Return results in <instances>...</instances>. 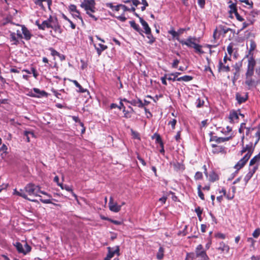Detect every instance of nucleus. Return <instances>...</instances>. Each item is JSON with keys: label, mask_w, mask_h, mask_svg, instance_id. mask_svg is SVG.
<instances>
[{"label": "nucleus", "mask_w": 260, "mask_h": 260, "mask_svg": "<svg viewBox=\"0 0 260 260\" xmlns=\"http://www.w3.org/2000/svg\"><path fill=\"white\" fill-rule=\"evenodd\" d=\"M248 62L247 69L254 70V68L255 66V61L252 56H250L248 58Z\"/></svg>", "instance_id": "nucleus-21"}, {"label": "nucleus", "mask_w": 260, "mask_h": 260, "mask_svg": "<svg viewBox=\"0 0 260 260\" xmlns=\"http://www.w3.org/2000/svg\"><path fill=\"white\" fill-rule=\"evenodd\" d=\"M239 118V114L237 111H233L230 112L229 115V119L230 122H234L235 120H237Z\"/></svg>", "instance_id": "nucleus-20"}, {"label": "nucleus", "mask_w": 260, "mask_h": 260, "mask_svg": "<svg viewBox=\"0 0 260 260\" xmlns=\"http://www.w3.org/2000/svg\"><path fill=\"white\" fill-rule=\"evenodd\" d=\"M180 74V73H179V72H176L175 73H172L170 75V77H169L168 78V79L169 80L175 81L177 79V77H178V76Z\"/></svg>", "instance_id": "nucleus-30"}, {"label": "nucleus", "mask_w": 260, "mask_h": 260, "mask_svg": "<svg viewBox=\"0 0 260 260\" xmlns=\"http://www.w3.org/2000/svg\"><path fill=\"white\" fill-rule=\"evenodd\" d=\"M73 15L74 17L78 18L79 19H80L81 20V21L82 22H83V19H82V18L80 16L79 11H78V13H75V14H73Z\"/></svg>", "instance_id": "nucleus-63"}, {"label": "nucleus", "mask_w": 260, "mask_h": 260, "mask_svg": "<svg viewBox=\"0 0 260 260\" xmlns=\"http://www.w3.org/2000/svg\"><path fill=\"white\" fill-rule=\"evenodd\" d=\"M217 249L222 252L225 251L228 253L230 250V247L228 245H226L224 242H221L219 243V246Z\"/></svg>", "instance_id": "nucleus-17"}, {"label": "nucleus", "mask_w": 260, "mask_h": 260, "mask_svg": "<svg viewBox=\"0 0 260 260\" xmlns=\"http://www.w3.org/2000/svg\"><path fill=\"white\" fill-rule=\"evenodd\" d=\"M220 28L221 30L223 31L224 34H226L229 31L232 30V29L231 28H227V27H225L222 25L220 26Z\"/></svg>", "instance_id": "nucleus-46"}, {"label": "nucleus", "mask_w": 260, "mask_h": 260, "mask_svg": "<svg viewBox=\"0 0 260 260\" xmlns=\"http://www.w3.org/2000/svg\"><path fill=\"white\" fill-rule=\"evenodd\" d=\"M229 3L230 4L229 5V8H230L229 13L231 14L234 13L235 14L236 12H238L236 4L232 3L231 1Z\"/></svg>", "instance_id": "nucleus-22"}, {"label": "nucleus", "mask_w": 260, "mask_h": 260, "mask_svg": "<svg viewBox=\"0 0 260 260\" xmlns=\"http://www.w3.org/2000/svg\"><path fill=\"white\" fill-rule=\"evenodd\" d=\"M254 22V20H250V22H244L243 23V26L241 29H244L248 27L250 25H252Z\"/></svg>", "instance_id": "nucleus-45"}, {"label": "nucleus", "mask_w": 260, "mask_h": 260, "mask_svg": "<svg viewBox=\"0 0 260 260\" xmlns=\"http://www.w3.org/2000/svg\"><path fill=\"white\" fill-rule=\"evenodd\" d=\"M257 169V166H254L252 168H249V172L247 174V175L245 176L244 180L246 184L248 181L250 179V178L252 177L256 170Z\"/></svg>", "instance_id": "nucleus-10"}, {"label": "nucleus", "mask_w": 260, "mask_h": 260, "mask_svg": "<svg viewBox=\"0 0 260 260\" xmlns=\"http://www.w3.org/2000/svg\"><path fill=\"white\" fill-rule=\"evenodd\" d=\"M212 147L215 148L213 150V153L224 152V148L221 146H218L215 144L212 145Z\"/></svg>", "instance_id": "nucleus-24"}, {"label": "nucleus", "mask_w": 260, "mask_h": 260, "mask_svg": "<svg viewBox=\"0 0 260 260\" xmlns=\"http://www.w3.org/2000/svg\"><path fill=\"white\" fill-rule=\"evenodd\" d=\"M64 187V189H66V190L68 191H70L71 192L72 194L75 197H76V194L74 193V192L73 191V190L71 188V187H70L68 185H64V186L63 187Z\"/></svg>", "instance_id": "nucleus-49"}, {"label": "nucleus", "mask_w": 260, "mask_h": 260, "mask_svg": "<svg viewBox=\"0 0 260 260\" xmlns=\"http://www.w3.org/2000/svg\"><path fill=\"white\" fill-rule=\"evenodd\" d=\"M201 188H202V186L201 185H199L198 186V193L199 197L201 198V199L202 200H205L204 195L201 191Z\"/></svg>", "instance_id": "nucleus-36"}, {"label": "nucleus", "mask_w": 260, "mask_h": 260, "mask_svg": "<svg viewBox=\"0 0 260 260\" xmlns=\"http://www.w3.org/2000/svg\"><path fill=\"white\" fill-rule=\"evenodd\" d=\"M116 18L119 20L121 21L122 22L125 21L126 19V17L124 16V15L117 16L116 17Z\"/></svg>", "instance_id": "nucleus-60"}, {"label": "nucleus", "mask_w": 260, "mask_h": 260, "mask_svg": "<svg viewBox=\"0 0 260 260\" xmlns=\"http://www.w3.org/2000/svg\"><path fill=\"white\" fill-rule=\"evenodd\" d=\"M216 237L217 238H220V239H224L225 238V235L222 233H218L217 234H216L215 235Z\"/></svg>", "instance_id": "nucleus-62"}, {"label": "nucleus", "mask_w": 260, "mask_h": 260, "mask_svg": "<svg viewBox=\"0 0 260 260\" xmlns=\"http://www.w3.org/2000/svg\"><path fill=\"white\" fill-rule=\"evenodd\" d=\"M94 46L99 55H100L102 52L107 48V46L103 45L102 44H99V47H96L95 44H94Z\"/></svg>", "instance_id": "nucleus-19"}, {"label": "nucleus", "mask_w": 260, "mask_h": 260, "mask_svg": "<svg viewBox=\"0 0 260 260\" xmlns=\"http://www.w3.org/2000/svg\"><path fill=\"white\" fill-rule=\"evenodd\" d=\"M218 70H222L223 71L228 72L230 71V68L228 66L223 65V63L221 62V61H220L219 62Z\"/></svg>", "instance_id": "nucleus-23"}, {"label": "nucleus", "mask_w": 260, "mask_h": 260, "mask_svg": "<svg viewBox=\"0 0 260 260\" xmlns=\"http://www.w3.org/2000/svg\"><path fill=\"white\" fill-rule=\"evenodd\" d=\"M109 207L111 211L118 212L120 210L121 206L118 205L117 203L114 202L113 197H111L109 203Z\"/></svg>", "instance_id": "nucleus-5"}, {"label": "nucleus", "mask_w": 260, "mask_h": 260, "mask_svg": "<svg viewBox=\"0 0 260 260\" xmlns=\"http://www.w3.org/2000/svg\"><path fill=\"white\" fill-rule=\"evenodd\" d=\"M164 256V249L162 247H160L159 248L158 252L157 254V258L158 259H161Z\"/></svg>", "instance_id": "nucleus-35"}, {"label": "nucleus", "mask_w": 260, "mask_h": 260, "mask_svg": "<svg viewBox=\"0 0 260 260\" xmlns=\"http://www.w3.org/2000/svg\"><path fill=\"white\" fill-rule=\"evenodd\" d=\"M119 248L118 246L116 247L115 249L108 247V253L107 255L112 258L114 256L115 254H117L118 255L119 254Z\"/></svg>", "instance_id": "nucleus-14"}, {"label": "nucleus", "mask_w": 260, "mask_h": 260, "mask_svg": "<svg viewBox=\"0 0 260 260\" xmlns=\"http://www.w3.org/2000/svg\"><path fill=\"white\" fill-rule=\"evenodd\" d=\"M51 22H53V19L51 17L48 20L44 21L41 24H39L38 21H36V24L39 29L44 30L46 28H51L52 27Z\"/></svg>", "instance_id": "nucleus-7"}, {"label": "nucleus", "mask_w": 260, "mask_h": 260, "mask_svg": "<svg viewBox=\"0 0 260 260\" xmlns=\"http://www.w3.org/2000/svg\"><path fill=\"white\" fill-rule=\"evenodd\" d=\"M195 211H196L198 217L199 218V219L201 220V215H202V211H203L202 209H201V208L200 207H198L197 208H196Z\"/></svg>", "instance_id": "nucleus-39"}, {"label": "nucleus", "mask_w": 260, "mask_h": 260, "mask_svg": "<svg viewBox=\"0 0 260 260\" xmlns=\"http://www.w3.org/2000/svg\"><path fill=\"white\" fill-rule=\"evenodd\" d=\"M250 158L249 155H244L235 166L234 168L237 170H240L241 168L244 167L247 161Z\"/></svg>", "instance_id": "nucleus-8"}, {"label": "nucleus", "mask_w": 260, "mask_h": 260, "mask_svg": "<svg viewBox=\"0 0 260 260\" xmlns=\"http://www.w3.org/2000/svg\"><path fill=\"white\" fill-rule=\"evenodd\" d=\"M72 82L74 83L75 86L79 88V91L80 92H84L86 89H84L80 84L76 80H73Z\"/></svg>", "instance_id": "nucleus-33"}, {"label": "nucleus", "mask_w": 260, "mask_h": 260, "mask_svg": "<svg viewBox=\"0 0 260 260\" xmlns=\"http://www.w3.org/2000/svg\"><path fill=\"white\" fill-rule=\"evenodd\" d=\"M51 25L52 27H51V28L53 29L56 32L61 33V29L57 24H54V25H52V24Z\"/></svg>", "instance_id": "nucleus-41"}, {"label": "nucleus", "mask_w": 260, "mask_h": 260, "mask_svg": "<svg viewBox=\"0 0 260 260\" xmlns=\"http://www.w3.org/2000/svg\"><path fill=\"white\" fill-rule=\"evenodd\" d=\"M142 25L143 26L144 29H145V34H148L149 32H151V29L149 27L148 23L145 21L142 24Z\"/></svg>", "instance_id": "nucleus-34"}, {"label": "nucleus", "mask_w": 260, "mask_h": 260, "mask_svg": "<svg viewBox=\"0 0 260 260\" xmlns=\"http://www.w3.org/2000/svg\"><path fill=\"white\" fill-rule=\"evenodd\" d=\"M123 101L131 104V105L134 106H138L139 108H142L145 105L142 103V101L140 99L128 101L126 99H124Z\"/></svg>", "instance_id": "nucleus-11"}, {"label": "nucleus", "mask_w": 260, "mask_h": 260, "mask_svg": "<svg viewBox=\"0 0 260 260\" xmlns=\"http://www.w3.org/2000/svg\"><path fill=\"white\" fill-rule=\"evenodd\" d=\"M247 242L250 243V246L251 247H254V243L255 242V241L253 240L252 238H248L247 239Z\"/></svg>", "instance_id": "nucleus-53"}, {"label": "nucleus", "mask_w": 260, "mask_h": 260, "mask_svg": "<svg viewBox=\"0 0 260 260\" xmlns=\"http://www.w3.org/2000/svg\"><path fill=\"white\" fill-rule=\"evenodd\" d=\"M253 139H255L254 141V145H256V144L258 142L260 139V131H258L255 134L254 136L252 137Z\"/></svg>", "instance_id": "nucleus-31"}, {"label": "nucleus", "mask_w": 260, "mask_h": 260, "mask_svg": "<svg viewBox=\"0 0 260 260\" xmlns=\"http://www.w3.org/2000/svg\"><path fill=\"white\" fill-rule=\"evenodd\" d=\"M193 79V77L191 76L188 75H185L179 78H178L176 80L180 81H183L185 82H187L191 81Z\"/></svg>", "instance_id": "nucleus-25"}, {"label": "nucleus", "mask_w": 260, "mask_h": 260, "mask_svg": "<svg viewBox=\"0 0 260 260\" xmlns=\"http://www.w3.org/2000/svg\"><path fill=\"white\" fill-rule=\"evenodd\" d=\"M131 26L135 30L138 31L140 34L142 35L143 30L140 28L139 25L135 23L134 21H129Z\"/></svg>", "instance_id": "nucleus-18"}, {"label": "nucleus", "mask_w": 260, "mask_h": 260, "mask_svg": "<svg viewBox=\"0 0 260 260\" xmlns=\"http://www.w3.org/2000/svg\"><path fill=\"white\" fill-rule=\"evenodd\" d=\"M244 148L247 151V153L245 155H249V157H250L251 154H252L254 148L253 147L252 143L250 142L249 144L246 145Z\"/></svg>", "instance_id": "nucleus-15"}, {"label": "nucleus", "mask_w": 260, "mask_h": 260, "mask_svg": "<svg viewBox=\"0 0 260 260\" xmlns=\"http://www.w3.org/2000/svg\"><path fill=\"white\" fill-rule=\"evenodd\" d=\"M198 3L201 8H203L205 5V0H198Z\"/></svg>", "instance_id": "nucleus-54"}, {"label": "nucleus", "mask_w": 260, "mask_h": 260, "mask_svg": "<svg viewBox=\"0 0 260 260\" xmlns=\"http://www.w3.org/2000/svg\"><path fill=\"white\" fill-rule=\"evenodd\" d=\"M156 141L158 143H160V145L161 146H162L163 143H162V142L161 141V138H160V137L159 135H156Z\"/></svg>", "instance_id": "nucleus-64"}, {"label": "nucleus", "mask_w": 260, "mask_h": 260, "mask_svg": "<svg viewBox=\"0 0 260 260\" xmlns=\"http://www.w3.org/2000/svg\"><path fill=\"white\" fill-rule=\"evenodd\" d=\"M209 181L211 182H214L219 179L218 175L215 172H213L209 175Z\"/></svg>", "instance_id": "nucleus-26"}, {"label": "nucleus", "mask_w": 260, "mask_h": 260, "mask_svg": "<svg viewBox=\"0 0 260 260\" xmlns=\"http://www.w3.org/2000/svg\"><path fill=\"white\" fill-rule=\"evenodd\" d=\"M179 62V60H178L177 59H175L174 60L173 63H172V67L174 68H176L178 66Z\"/></svg>", "instance_id": "nucleus-59"}, {"label": "nucleus", "mask_w": 260, "mask_h": 260, "mask_svg": "<svg viewBox=\"0 0 260 260\" xmlns=\"http://www.w3.org/2000/svg\"><path fill=\"white\" fill-rule=\"evenodd\" d=\"M22 33L24 35V38L26 40H29L30 39L31 35L29 31L27 30V29L25 27L22 28Z\"/></svg>", "instance_id": "nucleus-27"}, {"label": "nucleus", "mask_w": 260, "mask_h": 260, "mask_svg": "<svg viewBox=\"0 0 260 260\" xmlns=\"http://www.w3.org/2000/svg\"><path fill=\"white\" fill-rule=\"evenodd\" d=\"M203 177V175L202 172H197L194 176V178L196 180H199L202 179Z\"/></svg>", "instance_id": "nucleus-50"}, {"label": "nucleus", "mask_w": 260, "mask_h": 260, "mask_svg": "<svg viewBox=\"0 0 260 260\" xmlns=\"http://www.w3.org/2000/svg\"><path fill=\"white\" fill-rule=\"evenodd\" d=\"M146 34L147 35V38L149 39V43H150V44L153 43L155 41V39L152 35L151 33L149 32Z\"/></svg>", "instance_id": "nucleus-42"}, {"label": "nucleus", "mask_w": 260, "mask_h": 260, "mask_svg": "<svg viewBox=\"0 0 260 260\" xmlns=\"http://www.w3.org/2000/svg\"><path fill=\"white\" fill-rule=\"evenodd\" d=\"M25 190L20 189L19 191L17 190L16 189L14 190V194L22 197L23 198L28 200L30 201L36 202L37 200L33 199H30L27 197V196L24 192Z\"/></svg>", "instance_id": "nucleus-9"}, {"label": "nucleus", "mask_w": 260, "mask_h": 260, "mask_svg": "<svg viewBox=\"0 0 260 260\" xmlns=\"http://www.w3.org/2000/svg\"><path fill=\"white\" fill-rule=\"evenodd\" d=\"M169 33L171 34L174 38H176V40L177 38H179L178 33L177 31H175L174 29L169 30Z\"/></svg>", "instance_id": "nucleus-40"}, {"label": "nucleus", "mask_w": 260, "mask_h": 260, "mask_svg": "<svg viewBox=\"0 0 260 260\" xmlns=\"http://www.w3.org/2000/svg\"><path fill=\"white\" fill-rule=\"evenodd\" d=\"M24 135L26 137V141L28 142H30V136L31 137H34V134L32 132H30V131H25L24 132Z\"/></svg>", "instance_id": "nucleus-29"}, {"label": "nucleus", "mask_w": 260, "mask_h": 260, "mask_svg": "<svg viewBox=\"0 0 260 260\" xmlns=\"http://www.w3.org/2000/svg\"><path fill=\"white\" fill-rule=\"evenodd\" d=\"M256 48V44L253 41L250 42V51L254 50Z\"/></svg>", "instance_id": "nucleus-52"}, {"label": "nucleus", "mask_w": 260, "mask_h": 260, "mask_svg": "<svg viewBox=\"0 0 260 260\" xmlns=\"http://www.w3.org/2000/svg\"><path fill=\"white\" fill-rule=\"evenodd\" d=\"M231 138V137H225V138L218 137V139H217V143H220L224 142L225 141H228Z\"/></svg>", "instance_id": "nucleus-38"}, {"label": "nucleus", "mask_w": 260, "mask_h": 260, "mask_svg": "<svg viewBox=\"0 0 260 260\" xmlns=\"http://www.w3.org/2000/svg\"><path fill=\"white\" fill-rule=\"evenodd\" d=\"M260 235V229H256L252 233V236L254 238H257L258 237V236Z\"/></svg>", "instance_id": "nucleus-44"}, {"label": "nucleus", "mask_w": 260, "mask_h": 260, "mask_svg": "<svg viewBox=\"0 0 260 260\" xmlns=\"http://www.w3.org/2000/svg\"><path fill=\"white\" fill-rule=\"evenodd\" d=\"M34 91L37 94H39V95H36L34 93L32 92V91L30 92L29 93V95L31 96H37V97H41V96H44L47 95V93L44 91H40L38 88H34L33 89Z\"/></svg>", "instance_id": "nucleus-13"}, {"label": "nucleus", "mask_w": 260, "mask_h": 260, "mask_svg": "<svg viewBox=\"0 0 260 260\" xmlns=\"http://www.w3.org/2000/svg\"><path fill=\"white\" fill-rule=\"evenodd\" d=\"M34 3L37 6H39L43 10H45V7L43 5V2H46L48 8L50 10V6L52 5V0H34Z\"/></svg>", "instance_id": "nucleus-6"}, {"label": "nucleus", "mask_w": 260, "mask_h": 260, "mask_svg": "<svg viewBox=\"0 0 260 260\" xmlns=\"http://www.w3.org/2000/svg\"><path fill=\"white\" fill-rule=\"evenodd\" d=\"M80 6L84 9L86 14L90 17L93 18L95 21L97 20L98 18L91 14L92 13H94L96 10L95 2L94 0H84V2L81 4Z\"/></svg>", "instance_id": "nucleus-2"}, {"label": "nucleus", "mask_w": 260, "mask_h": 260, "mask_svg": "<svg viewBox=\"0 0 260 260\" xmlns=\"http://www.w3.org/2000/svg\"><path fill=\"white\" fill-rule=\"evenodd\" d=\"M235 15L237 19L239 21H243L244 20V19L239 14L238 12H236Z\"/></svg>", "instance_id": "nucleus-57"}, {"label": "nucleus", "mask_w": 260, "mask_h": 260, "mask_svg": "<svg viewBox=\"0 0 260 260\" xmlns=\"http://www.w3.org/2000/svg\"><path fill=\"white\" fill-rule=\"evenodd\" d=\"M123 112L124 113V116L125 118H129L131 116L129 115V112L128 111L125 110V108L124 107V109L123 110Z\"/></svg>", "instance_id": "nucleus-55"}, {"label": "nucleus", "mask_w": 260, "mask_h": 260, "mask_svg": "<svg viewBox=\"0 0 260 260\" xmlns=\"http://www.w3.org/2000/svg\"><path fill=\"white\" fill-rule=\"evenodd\" d=\"M49 50H50L51 51V54L52 56H59L60 55V54L57 52L56 51V50H55L53 48H50L49 49Z\"/></svg>", "instance_id": "nucleus-51"}, {"label": "nucleus", "mask_w": 260, "mask_h": 260, "mask_svg": "<svg viewBox=\"0 0 260 260\" xmlns=\"http://www.w3.org/2000/svg\"><path fill=\"white\" fill-rule=\"evenodd\" d=\"M259 162H260V152L250 160V162H249V168H252L254 166H257V168H258Z\"/></svg>", "instance_id": "nucleus-12"}, {"label": "nucleus", "mask_w": 260, "mask_h": 260, "mask_svg": "<svg viewBox=\"0 0 260 260\" xmlns=\"http://www.w3.org/2000/svg\"><path fill=\"white\" fill-rule=\"evenodd\" d=\"M236 98L238 103L241 104L245 102L247 100L248 96L247 94L242 96L240 93H237L236 94Z\"/></svg>", "instance_id": "nucleus-16"}, {"label": "nucleus", "mask_w": 260, "mask_h": 260, "mask_svg": "<svg viewBox=\"0 0 260 260\" xmlns=\"http://www.w3.org/2000/svg\"><path fill=\"white\" fill-rule=\"evenodd\" d=\"M24 190L29 196H34L35 197H41L38 194L40 191V187L32 183L27 184L24 187Z\"/></svg>", "instance_id": "nucleus-4"}, {"label": "nucleus", "mask_w": 260, "mask_h": 260, "mask_svg": "<svg viewBox=\"0 0 260 260\" xmlns=\"http://www.w3.org/2000/svg\"><path fill=\"white\" fill-rule=\"evenodd\" d=\"M15 246H16L17 250L19 253H23V252H24L23 247L20 243L16 242Z\"/></svg>", "instance_id": "nucleus-32"}, {"label": "nucleus", "mask_w": 260, "mask_h": 260, "mask_svg": "<svg viewBox=\"0 0 260 260\" xmlns=\"http://www.w3.org/2000/svg\"><path fill=\"white\" fill-rule=\"evenodd\" d=\"M7 149H8L7 146L5 144H3L2 145V146L1 147V148H0V150L1 151H3L4 153H6Z\"/></svg>", "instance_id": "nucleus-58"}, {"label": "nucleus", "mask_w": 260, "mask_h": 260, "mask_svg": "<svg viewBox=\"0 0 260 260\" xmlns=\"http://www.w3.org/2000/svg\"><path fill=\"white\" fill-rule=\"evenodd\" d=\"M254 73V70L247 69L246 73V77H252Z\"/></svg>", "instance_id": "nucleus-43"}, {"label": "nucleus", "mask_w": 260, "mask_h": 260, "mask_svg": "<svg viewBox=\"0 0 260 260\" xmlns=\"http://www.w3.org/2000/svg\"><path fill=\"white\" fill-rule=\"evenodd\" d=\"M227 51L229 54H232L233 52V46L231 45H229L227 47Z\"/></svg>", "instance_id": "nucleus-61"}, {"label": "nucleus", "mask_w": 260, "mask_h": 260, "mask_svg": "<svg viewBox=\"0 0 260 260\" xmlns=\"http://www.w3.org/2000/svg\"><path fill=\"white\" fill-rule=\"evenodd\" d=\"M245 83L249 86H251L254 84V80L252 77H246Z\"/></svg>", "instance_id": "nucleus-28"}, {"label": "nucleus", "mask_w": 260, "mask_h": 260, "mask_svg": "<svg viewBox=\"0 0 260 260\" xmlns=\"http://www.w3.org/2000/svg\"><path fill=\"white\" fill-rule=\"evenodd\" d=\"M177 40L182 45H186L190 48H193L196 51L203 54L204 52L202 50V46L196 43L197 40L196 37L189 36L186 40H180L179 38H177Z\"/></svg>", "instance_id": "nucleus-1"}, {"label": "nucleus", "mask_w": 260, "mask_h": 260, "mask_svg": "<svg viewBox=\"0 0 260 260\" xmlns=\"http://www.w3.org/2000/svg\"><path fill=\"white\" fill-rule=\"evenodd\" d=\"M31 247L27 244V243H25L24 244V247H23V250L24 252H23V254H26V253H28L31 250Z\"/></svg>", "instance_id": "nucleus-37"}, {"label": "nucleus", "mask_w": 260, "mask_h": 260, "mask_svg": "<svg viewBox=\"0 0 260 260\" xmlns=\"http://www.w3.org/2000/svg\"><path fill=\"white\" fill-rule=\"evenodd\" d=\"M69 9L71 12L75 13H78V10H77L76 6L74 5H71L69 6Z\"/></svg>", "instance_id": "nucleus-48"}, {"label": "nucleus", "mask_w": 260, "mask_h": 260, "mask_svg": "<svg viewBox=\"0 0 260 260\" xmlns=\"http://www.w3.org/2000/svg\"><path fill=\"white\" fill-rule=\"evenodd\" d=\"M176 120L173 119L172 120L170 121L169 122V124L171 125L172 128L174 129L175 128V125L176 124Z\"/></svg>", "instance_id": "nucleus-56"}, {"label": "nucleus", "mask_w": 260, "mask_h": 260, "mask_svg": "<svg viewBox=\"0 0 260 260\" xmlns=\"http://www.w3.org/2000/svg\"><path fill=\"white\" fill-rule=\"evenodd\" d=\"M197 257L201 258V260H208L209 258L207 255L202 245H199L196 249V253H190L187 254L185 260H195Z\"/></svg>", "instance_id": "nucleus-3"}, {"label": "nucleus", "mask_w": 260, "mask_h": 260, "mask_svg": "<svg viewBox=\"0 0 260 260\" xmlns=\"http://www.w3.org/2000/svg\"><path fill=\"white\" fill-rule=\"evenodd\" d=\"M204 101H203V100L201 101V99L200 98H199V99H198V100H197V102H196L197 107L198 108H200L204 105Z\"/></svg>", "instance_id": "nucleus-47"}]
</instances>
